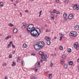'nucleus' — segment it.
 <instances>
[{"mask_svg":"<svg viewBox=\"0 0 79 79\" xmlns=\"http://www.w3.org/2000/svg\"><path fill=\"white\" fill-rule=\"evenodd\" d=\"M68 64H64V68L65 69H68Z\"/></svg>","mask_w":79,"mask_h":79,"instance_id":"obj_13","label":"nucleus"},{"mask_svg":"<svg viewBox=\"0 0 79 79\" xmlns=\"http://www.w3.org/2000/svg\"><path fill=\"white\" fill-rule=\"evenodd\" d=\"M60 12L59 10H57V12H56V15H59V14H60Z\"/></svg>","mask_w":79,"mask_h":79,"instance_id":"obj_32","label":"nucleus"},{"mask_svg":"<svg viewBox=\"0 0 79 79\" xmlns=\"http://www.w3.org/2000/svg\"><path fill=\"white\" fill-rule=\"evenodd\" d=\"M31 55L34 56V55H35V54L34 53H31Z\"/></svg>","mask_w":79,"mask_h":79,"instance_id":"obj_51","label":"nucleus"},{"mask_svg":"<svg viewBox=\"0 0 79 79\" xmlns=\"http://www.w3.org/2000/svg\"><path fill=\"white\" fill-rule=\"evenodd\" d=\"M4 5V3L2 2H1L0 3V6L1 7H3V5Z\"/></svg>","mask_w":79,"mask_h":79,"instance_id":"obj_24","label":"nucleus"},{"mask_svg":"<svg viewBox=\"0 0 79 79\" xmlns=\"http://www.w3.org/2000/svg\"><path fill=\"white\" fill-rule=\"evenodd\" d=\"M42 12V10H40V11L39 14H40V15H41V12Z\"/></svg>","mask_w":79,"mask_h":79,"instance_id":"obj_43","label":"nucleus"},{"mask_svg":"<svg viewBox=\"0 0 79 79\" xmlns=\"http://www.w3.org/2000/svg\"><path fill=\"white\" fill-rule=\"evenodd\" d=\"M21 63L22 66H24V64H25L24 63V61L23 60L21 62Z\"/></svg>","mask_w":79,"mask_h":79,"instance_id":"obj_28","label":"nucleus"},{"mask_svg":"<svg viewBox=\"0 0 79 79\" xmlns=\"http://www.w3.org/2000/svg\"><path fill=\"white\" fill-rule=\"evenodd\" d=\"M40 62H41L42 63V60H40Z\"/></svg>","mask_w":79,"mask_h":79,"instance_id":"obj_60","label":"nucleus"},{"mask_svg":"<svg viewBox=\"0 0 79 79\" xmlns=\"http://www.w3.org/2000/svg\"><path fill=\"white\" fill-rule=\"evenodd\" d=\"M66 55L63 54L62 56V59H65V58H66Z\"/></svg>","mask_w":79,"mask_h":79,"instance_id":"obj_17","label":"nucleus"},{"mask_svg":"<svg viewBox=\"0 0 79 79\" xmlns=\"http://www.w3.org/2000/svg\"><path fill=\"white\" fill-rule=\"evenodd\" d=\"M28 10H26L25 11V12H26V13H27V12H28Z\"/></svg>","mask_w":79,"mask_h":79,"instance_id":"obj_53","label":"nucleus"},{"mask_svg":"<svg viewBox=\"0 0 79 79\" xmlns=\"http://www.w3.org/2000/svg\"><path fill=\"white\" fill-rule=\"evenodd\" d=\"M37 65H38L39 66H40V62H38V63Z\"/></svg>","mask_w":79,"mask_h":79,"instance_id":"obj_49","label":"nucleus"},{"mask_svg":"<svg viewBox=\"0 0 79 79\" xmlns=\"http://www.w3.org/2000/svg\"><path fill=\"white\" fill-rule=\"evenodd\" d=\"M45 39H46V40H47V41H48L49 40H51L50 37H47V36L45 37Z\"/></svg>","mask_w":79,"mask_h":79,"instance_id":"obj_9","label":"nucleus"},{"mask_svg":"<svg viewBox=\"0 0 79 79\" xmlns=\"http://www.w3.org/2000/svg\"><path fill=\"white\" fill-rule=\"evenodd\" d=\"M52 74H50L49 75V77H48V78L49 79H51V78H52Z\"/></svg>","mask_w":79,"mask_h":79,"instance_id":"obj_27","label":"nucleus"},{"mask_svg":"<svg viewBox=\"0 0 79 79\" xmlns=\"http://www.w3.org/2000/svg\"><path fill=\"white\" fill-rule=\"evenodd\" d=\"M60 63L61 64H63L64 63V60H60Z\"/></svg>","mask_w":79,"mask_h":79,"instance_id":"obj_30","label":"nucleus"},{"mask_svg":"<svg viewBox=\"0 0 79 79\" xmlns=\"http://www.w3.org/2000/svg\"><path fill=\"white\" fill-rule=\"evenodd\" d=\"M79 25H76L75 27V29L76 30H77V29H79Z\"/></svg>","mask_w":79,"mask_h":79,"instance_id":"obj_14","label":"nucleus"},{"mask_svg":"<svg viewBox=\"0 0 79 79\" xmlns=\"http://www.w3.org/2000/svg\"><path fill=\"white\" fill-rule=\"evenodd\" d=\"M15 51H14L12 52L13 54H15Z\"/></svg>","mask_w":79,"mask_h":79,"instance_id":"obj_50","label":"nucleus"},{"mask_svg":"<svg viewBox=\"0 0 79 79\" xmlns=\"http://www.w3.org/2000/svg\"><path fill=\"white\" fill-rule=\"evenodd\" d=\"M54 38L55 40L56 39H57V37L56 36Z\"/></svg>","mask_w":79,"mask_h":79,"instance_id":"obj_56","label":"nucleus"},{"mask_svg":"<svg viewBox=\"0 0 79 79\" xmlns=\"http://www.w3.org/2000/svg\"><path fill=\"white\" fill-rule=\"evenodd\" d=\"M5 79H8V77H7V76H6L5 77Z\"/></svg>","mask_w":79,"mask_h":79,"instance_id":"obj_52","label":"nucleus"},{"mask_svg":"<svg viewBox=\"0 0 79 79\" xmlns=\"http://www.w3.org/2000/svg\"><path fill=\"white\" fill-rule=\"evenodd\" d=\"M31 27L28 26L27 28V31L28 32H31V34L32 36H33V37H37L40 35V33H35L34 31H32V30H31Z\"/></svg>","mask_w":79,"mask_h":79,"instance_id":"obj_2","label":"nucleus"},{"mask_svg":"<svg viewBox=\"0 0 79 79\" xmlns=\"http://www.w3.org/2000/svg\"><path fill=\"white\" fill-rule=\"evenodd\" d=\"M27 26V24H26V23H24L23 26L21 27V29H23V30H24L25 28H26V27Z\"/></svg>","mask_w":79,"mask_h":79,"instance_id":"obj_8","label":"nucleus"},{"mask_svg":"<svg viewBox=\"0 0 79 79\" xmlns=\"http://www.w3.org/2000/svg\"><path fill=\"white\" fill-rule=\"evenodd\" d=\"M63 16L64 18H67V14L64 13L63 15Z\"/></svg>","mask_w":79,"mask_h":79,"instance_id":"obj_19","label":"nucleus"},{"mask_svg":"<svg viewBox=\"0 0 79 79\" xmlns=\"http://www.w3.org/2000/svg\"><path fill=\"white\" fill-rule=\"evenodd\" d=\"M9 25L10 27H12V26H14L13 24H11V23H9Z\"/></svg>","mask_w":79,"mask_h":79,"instance_id":"obj_31","label":"nucleus"},{"mask_svg":"<svg viewBox=\"0 0 79 79\" xmlns=\"http://www.w3.org/2000/svg\"><path fill=\"white\" fill-rule=\"evenodd\" d=\"M20 15L21 16H22L23 15L22 14V13H20Z\"/></svg>","mask_w":79,"mask_h":79,"instance_id":"obj_54","label":"nucleus"},{"mask_svg":"<svg viewBox=\"0 0 79 79\" xmlns=\"http://www.w3.org/2000/svg\"><path fill=\"white\" fill-rule=\"evenodd\" d=\"M53 12L54 13H56L57 12V10H56V9H54Z\"/></svg>","mask_w":79,"mask_h":79,"instance_id":"obj_33","label":"nucleus"},{"mask_svg":"<svg viewBox=\"0 0 79 79\" xmlns=\"http://www.w3.org/2000/svg\"><path fill=\"white\" fill-rule=\"evenodd\" d=\"M51 20H53L55 19V18L54 17H51Z\"/></svg>","mask_w":79,"mask_h":79,"instance_id":"obj_36","label":"nucleus"},{"mask_svg":"<svg viewBox=\"0 0 79 79\" xmlns=\"http://www.w3.org/2000/svg\"><path fill=\"white\" fill-rule=\"evenodd\" d=\"M58 15H56V17H58Z\"/></svg>","mask_w":79,"mask_h":79,"instance_id":"obj_59","label":"nucleus"},{"mask_svg":"<svg viewBox=\"0 0 79 79\" xmlns=\"http://www.w3.org/2000/svg\"><path fill=\"white\" fill-rule=\"evenodd\" d=\"M37 63H36V64L35 65V67H37V66H38V65H37Z\"/></svg>","mask_w":79,"mask_h":79,"instance_id":"obj_45","label":"nucleus"},{"mask_svg":"<svg viewBox=\"0 0 79 79\" xmlns=\"http://www.w3.org/2000/svg\"><path fill=\"white\" fill-rule=\"evenodd\" d=\"M31 79H37V78L36 77L34 76L32 77Z\"/></svg>","mask_w":79,"mask_h":79,"instance_id":"obj_37","label":"nucleus"},{"mask_svg":"<svg viewBox=\"0 0 79 79\" xmlns=\"http://www.w3.org/2000/svg\"><path fill=\"white\" fill-rule=\"evenodd\" d=\"M59 49L60 50H63V48L62 46L61 45L59 46Z\"/></svg>","mask_w":79,"mask_h":79,"instance_id":"obj_23","label":"nucleus"},{"mask_svg":"<svg viewBox=\"0 0 79 79\" xmlns=\"http://www.w3.org/2000/svg\"><path fill=\"white\" fill-rule=\"evenodd\" d=\"M23 48H26L27 47V44L26 43L24 44H23Z\"/></svg>","mask_w":79,"mask_h":79,"instance_id":"obj_25","label":"nucleus"},{"mask_svg":"<svg viewBox=\"0 0 79 79\" xmlns=\"http://www.w3.org/2000/svg\"><path fill=\"white\" fill-rule=\"evenodd\" d=\"M46 32H49V30L48 29H47L45 31Z\"/></svg>","mask_w":79,"mask_h":79,"instance_id":"obj_39","label":"nucleus"},{"mask_svg":"<svg viewBox=\"0 0 79 79\" xmlns=\"http://www.w3.org/2000/svg\"><path fill=\"white\" fill-rule=\"evenodd\" d=\"M69 65H73V61H70L69 62Z\"/></svg>","mask_w":79,"mask_h":79,"instance_id":"obj_21","label":"nucleus"},{"mask_svg":"<svg viewBox=\"0 0 79 79\" xmlns=\"http://www.w3.org/2000/svg\"><path fill=\"white\" fill-rule=\"evenodd\" d=\"M73 8L75 10H78L79 9V6L77 4H75L73 6Z\"/></svg>","mask_w":79,"mask_h":79,"instance_id":"obj_6","label":"nucleus"},{"mask_svg":"<svg viewBox=\"0 0 79 79\" xmlns=\"http://www.w3.org/2000/svg\"><path fill=\"white\" fill-rule=\"evenodd\" d=\"M51 17H55V14L51 15Z\"/></svg>","mask_w":79,"mask_h":79,"instance_id":"obj_41","label":"nucleus"},{"mask_svg":"<svg viewBox=\"0 0 79 79\" xmlns=\"http://www.w3.org/2000/svg\"><path fill=\"white\" fill-rule=\"evenodd\" d=\"M62 37H61V36L60 37V41H61V40H62Z\"/></svg>","mask_w":79,"mask_h":79,"instance_id":"obj_44","label":"nucleus"},{"mask_svg":"<svg viewBox=\"0 0 79 79\" xmlns=\"http://www.w3.org/2000/svg\"><path fill=\"white\" fill-rule=\"evenodd\" d=\"M2 65L3 66H6V63H3L2 64Z\"/></svg>","mask_w":79,"mask_h":79,"instance_id":"obj_35","label":"nucleus"},{"mask_svg":"<svg viewBox=\"0 0 79 79\" xmlns=\"http://www.w3.org/2000/svg\"><path fill=\"white\" fill-rule=\"evenodd\" d=\"M39 55H41V59L43 61H47V58H48L49 56L48 55L45 54V53H44L41 51H40L38 53Z\"/></svg>","mask_w":79,"mask_h":79,"instance_id":"obj_3","label":"nucleus"},{"mask_svg":"<svg viewBox=\"0 0 79 79\" xmlns=\"http://www.w3.org/2000/svg\"><path fill=\"white\" fill-rule=\"evenodd\" d=\"M77 35V32L74 31H70L69 33V35L70 36H73V37H76Z\"/></svg>","mask_w":79,"mask_h":79,"instance_id":"obj_5","label":"nucleus"},{"mask_svg":"<svg viewBox=\"0 0 79 79\" xmlns=\"http://www.w3.org/2000/svg\"><path fill=\"white\" fill-rule=\"evenodd\" d=\"M17 63H18V62H19V61H20V57L19 56L17 58Z\"/></svg>","mask_w":79,"mask_h":79,"instance_id":"obj_26","label":"nucleus"},{"mask_svg":"<svg viewBox=\"0 0 79 79\" xmlns=\"http://www.w3.org/2000/svg\"><path fill=\"white\" fill-rule=\"evenodd\" d=\"M50 13H51V15H54V14H53V13L51 11Z\"/></svg>","mask_w":79,"mask_h":79,"instance_id":"obj_46","label":"nucleus"},{"mask_svg":"<svg viewBox=\"0 0 79 79\" xmlns=\"http://www.w3.org/2000/svg\"><path fill=\"white\" fill-rule=\"evenodd\" d=\"M45 26H46V27H47V26L46 25H45Z\"/></svg>","mask_w":79,"mask_h":79,"instance_id":"obj_63","label":"nucleus"},{"mask_svg":"<svg viewBox=\"0 0 79 79\" xmlns=\"http://www.w3.org/2000/svg\"><path fill=\"white\" fill-rule=\"evenodd\" d=\"M64 19L65 20V21H67V18L64 17Z\"/></svg>","mask_w":79,"mask_h":79,"instance_id":"obj_48","label":"nucleus"},{"mask_svg":"<svg viewBox=\"0 0 79 79\" xmlns=\"http://www.w3.org/2000/svg\"><path fill=\"white\" fill-rule=\"evenodd\" d=\"M14 5L15 6H16V4H14Z\"/></svg>","mask_w":79,"mask_h":79,"instance_id":"obj_61","label":"nucleus"},{"mask_svg":"<svg viewBox=\"0 0 79 79\" xmlns=\"http://www.w3.org/2000/svg\"><path fill=\"white\" fill-rule=\"evenodd\" d=\"M78 43L77 42H76V43L74 45V47H77V46H78Z\"/></svg>","mask_w":79,"mask_h":79,"instance_id":"obj_15","label":"nucleus"},{"mask_svg":"<svg viewBox=\"0 0 79 79\" xmlns=\"http://www.w3.org/2000/svg\"><path fill=\"white\" fill-rule=\"evenodd\" d=\"M35 72H36V71H37V69H36L35 70Z\"/></svg>","mask_w":79,"mask_h":79,"instance_id":"obj_55","label":"nucleus"},{"mask_svg":"<svg viewBox=\"0 0 79 79\" xmlns=\"http://www.w3.org/2000/svg\"><path fill=\"white\" fill-rule=\"evenodd\" d=\"M13 44V42L12 41H10V43L9 44H8V46H7V48H9L10 47H11V44Z\"/></svg>","mask_w":79,"mask_h":79,"instance_id":"obj_12","label":"nucleus"},{"mask_svg":"<svg viewBox=\"0 0 79 79\" xmlns=\"http://www.w3.org/2000/svg\"><path fill=\"white\" fill-rule=\"evenodd\" d=\"M50 66L51 67H52V66H53V63H51Z\"/></svg>","mask_w":79,"mask_h":79,"instance_id":"obj_42","label":"nucleus"},{"mask_svg":"<svg viewBox=\"0 0 79 79\" xmlns=\"http://www.w3.org/2000/svg\"><path fill=\"white\" fill-rule=\"evenodd\" d=\"M59 1H60V0H56V2H57V3H58V2H59Z\"/></svg>","mask_w":79,"mask_h":79,"instance_id":"obj_47","label":"nucleus"},{"mask_svg":"<svg viewBox=\"0 0 79 79\" xmlns=\"http://www.w3.org/2000/svg\"><path fill=\"white\" fill-rule=\"evenodd\" d=\"M12 47H13V48H15V46L13 44H12Z\"/></svg>","mask_w":79,"mask_h":79,"instance_id":"obj_40","label":"nucleus"},{"mask_svg":"<svg viewBox=\"0 0 79 79\" xmlns=\"http://www.w3.org/2000/svg\"><path fill=\"white\" fill-rule=\"evenodd\" d=\"M19 37H22L21 35H20Z\"/></svg>","mask_w":79,"mask_h":79,"instance_id":"obj_62","label":"nucleus"},{"mask_svg":"<svg viewBox=\"0 0 79 79\" xmlns=\"http://www.w3.org/2000/svg\"><path fill=\"white\" fill-rule=\"evenodd\" d=\"M59 35H61V37L63 38H64V35H63V34H62L61 33H60Z\"/></svg>","mask_w":79,"mask_h":79,"instance_id":"obj_22","label":"nucleus"},{"mask_svg":"<svg viewBox=\"0 0 79 79\" xmlns=\"http://www.w3.org/2000/svg\"><path fill=\"white\" fill-rule=\"evenodd\" d=\"M28 27H30L31 28V30H32L31 31H35L37 33H39V32L38 31V30L37 29H38L40 31V32H41V31H40V30L39 28H35V27H34V25L32 24H29L28 26Z\"/></svg>","mask_w":79,"mask_h":79,"instance_id":"obj_4","label":"nucleus"},{"mask_svg":"<svg viewBox=\"0 0 79 79\" xmlns=\"http://www.w3.org/2000/svg\"><path fill=\"white\" fill-rule=\"evenodd\" d=\"M67 52L68 53H71V49L70 48H69L67 50Z\"/></svg>","mask_w":79,"mask_h":79,"instance_id":"obj_29","label":"nucleus"},{"mask_svg":"<svg viewBox=\"0 0 79 79\" xmlns=\"http://www.w3.org/2000/svg\"><path fill=\"white\" fill-rule=\"evenodd\" d=\"M45 47V43L42 41H39L34 46V48L36 50H39Z\"/></svg>","mask_w":79,"mask_h":79,"instance_id":"obj_1","label":"nucleus"},{"mask_svg":"<svg viewBox=\"0 0 79 79\" xmlns=\"http://www.w3.org/2000/svg\"><path fill=\"white\" fill-rule=\"evenodd\" d=\"M12 57V55H11V54H10L9 55V58H11Z\"/></svg>","mask_w":79,"mask_h":79,"instance_id":"obj_38","label":"nucleus"},{"mask_svg":"<svg viewBox=\"0 0 79 79\" xmlns=\"http://www.w3.org/2000/svg\"><path fill=\"white\" fill-rule=\"evenodd\" d=\"M77 61L79 62V58L77 59Z\"/></svg>","mask_w":79,"mask_h":79,"instance_id":"obj_58","label":"nucleus"},{"mask_svg":"<svg viewBox=\"0 0 79 79\" xmlns=\"http://www.w3.org/2000/svg\"><path fill=\"white\" fill-rule=\"evenodd\" d=\"M54 56H56V53H55L54 54Z\"/></svg>","mask_w":79,"mask_h":79,"instance_id":"obj_57","label":"nucleus"},{"mask_svg":"<svg viewBox=\"0 0 79 79\" xmlns=\"http://www.w3.org/2000/svg\"><path fill=\"white\" fill-rule=\"evenodd\" d=\"M76 48V49L77 50H79V46H77V47H75Z\"/></svg>","mask_w":79,"mask_h":79,"instance_id":"obj_34","label":"nucleus"},{"mask_svg":"<svg viewBox=\"0 0 79 79\" xmlns=\"http://www.w3.org/2000/svg\"><path fill=\"white\" fill-rule=\"evenodd\" d=\"M11 2H13V0H11Z\"/></svg>","mask_w":79,"mask_h":79,"instance_id":"obj_64","label":"nucleus"},{"mask_svg":"<svg viewBox=\"0 0 79 79\" xmlns=\"http://www.w3.org/2000/svg\"><path fill=\"white\" fill-rule=\"evenodd\" d=\"M12 66H16V63L15 61H13L12 62V64H11Z\"/></svg>","mask_w":79,"mask_h":79,"instance_id":"obj_20","label":"nucleus"},{"mask_svg":"<svg viewBox=\"0 0 79 79\" xmlns=\"http://www.w3.org/2000/svg\"><path fill=\"white\" fill-rule=\"evenodd\" d=\"M69 0H65L64 2V3H66V4H68V3H69Z\"/></svg>","mask_w":79,"mask_h":79,"instance_id":"obj_16","label":"nucleus"},{"mask_svg":"<svg viewBox=\"0 0 79 79\" xmlns=\"http://www.w3.org/2000/svg\"><path fill=\"white\" fill-rule=\"evenodd\" d=\"M47 44L48 45H50L51 43H50V41L49 40V41H47Z\"/></svg>","mask_w":79,"mask_h":79,"instance_id":"obj_18","label":"nucleus"},{"mask_svg":"<svg viewBox=\"0 0 79 79\" xmlns=\"http://www.w3.org/2000/svg\"><path fill=\"white\" fill-rule=\"evenodd\" d=\"M18 32V29L15 28L14 29L13 33L14 34H16Z\"/></svg>","mask_w":79,"mask_h":79,"instance_id":"obj_10","label":"nucleus"},{"mask_svg":"<svg viewBox=\"0 0 79 79\" xmlns=\"http://www.w3.org/2000/svg\"><path fill=\"white\" fill-rule=\"evenodd\" d=\"M11 37V36L10 35H8L7 37L5 38V39L6 40H8V39H10Z\"/></svg>","mask_w":79,"mask_h":79,"instance_id":"obj_11","label":"nucleus"},{"mask_svg":"<svg viewBox=\"0 0 79 79\" xmlns=\"http://www.w3.org/2000/svg\"><path fill=\"white\" fill-rule=\"evenodd\" d=\"M74 18V16L72 14H69L68 16V18L69 19H72Z\"/></svg>","mask_w":79,"mask_h":79,"instance_id":"obj_7","label":"nucleus"}]
</instances>
